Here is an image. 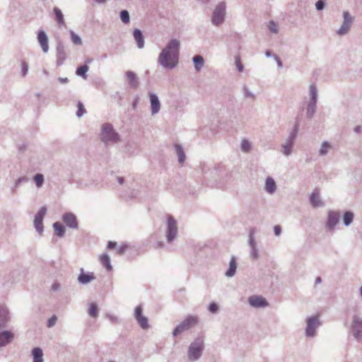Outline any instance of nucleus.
<instances>
[{"label": "nucleus", "mask_w": 362, "mask_h": 362, "mask_svg": "<svg viewBox=\"0 0 362 362\" xmlns=\"http://www.w3.org/2000/svg\"><path fill=\"white\" fill-rule=\"evenodd\" d=\"M57 320L56 315H52L47 321V326L50 328L55 325Z\"/></svg>", "instance_id": "nucleus-49"}, {"label": "nucleus", "mask_w": 362, "mask_h": 362, "mask_svg": "<svg viewBox=\"0 0 362 362\" xmlns=\"http://www.w3.org/2000/svg\"><path fill=\"white\" fill-rule=\"evenodd\" d=\"M21 76H25L28 72V64L23 61L21 62Z\"/></svg>", "instance_id": "nucleus-47"}, {"label": "nucleus", "mask_w": 362, "mask_h": 362, "mask_svg": "<svg viewBox=\"0 0 362 362\" xmlns=\"http://www.w3.org/2000/svg\"><path fill=\"white\" fill-rule=\"evenodd\" d=\"M226 5L224 2L219 3L214 8L212 17L211 23L216 26H218L224 22L226 16Z\"/></svg>", "instance_id": "nucleus-8"}, {"label": "nucleus", "mask_w": 362, "mask_h": 362, "mask_svg": "<svg viewBox=\"0 0 362 362\" xmlns=\"http://www.w3.org/2000/svg\"><path fill=\"white\" fill-rule=\"evenodd\" d=\"M119 17H120L121 21L124 24H127L129 23L130 17H129V11L127 10L121 11L120 13H119Z\"/></svg>", "instance_id": "nucleus-42"}, {"label": "nucleus", "mask_w": 362, "mask_h": 362, "mask_svg": "<svg viewBox=\"0 0 362 362\" xmlns=\"http://www.w3.org/2000/svg\"><path fill=\"white\" fill-rule=\"evenodd\" d=\"M127 245H123L117 248V253L119 255H122L123 253H124V252L127 250Z\"/></svg>", "instance_id": "nucleus-55"}, {"label": "nucleus", "mask_w": 362, "mask_h": 362, "mask_svg": "<svg viewBox=\"0 0 362 362\" xmlns=\"http://www.w3.org/2000/svg\"><path fill=\"white\" fill-rule=\"evenodd\" d=\"M299 123L296 122L293 129L289 132L288 137L284 140V143L281 145V153L285 156H289L293 153V147L295 144V141L298 136Z\"/></svg>", "instance_id": "nucleus-3"}, {"label": "nucleus", "mask_w": 362, "mask_h": 362, "mask_svg": "<svg viewBox=\"0 0 362 362\" xmlns=\"http://www.w3.org/2000/svg\"><path fill=\"white\" fill-rule=\"evenodd\" d=\"M204 349V339L201 337L195 339L189 345L187 357L190 361H198L203 353Z\"/></svg>", "instance_id": "nucleus-4"}, {"label": "nucleus", "mask_w": 362, "mask_h": 362, "mask_svg": "<svg viewBox=\"0 0 362 362\" xmlns=\"http://www.w3.org/2000/svg\"><path fill=\"white\" fill-rule=\"evenodd\" d=\"M78 110L76 112V115L78 117H82L86 113V109L83 105V103L80 101L78 102L77 104Z\"/></svg>", "instance_id": "nucleus-46"}, {"label": "nucleus", "mask_w": 362, "mask_h": 362, "mask_svg": "<svg viewBox=\"0 0 362 362\" xmlns=\"http://www.w3.org/2000/svg\"><path fill=\"white\" fill-rule=\"evenodd\" d=\"M14 339V334L11 331L0 332V347L6 346L12 342Z\"/></svg>", "instance_id": "nucleus-19"}, {"label": "nucleus", "mask_w": 362, "mask_h": 362, "mask_svg": "<svg viewBox=\"0 0 362 362\" xmlns=\"http://www.w3.org/2000/svg\"><path fill=\"white\" fill-rule=\"evenodd\" d=\"M125 76L129 85L133 88H136L139 85V80L136 74L132 71H127Z\"/></svg>", "instance_id": "nucleus-24"}, {"label": "nucleus", "mask_w": 362, "mask_h": 362, "mask_svg": "<svg viewBox=\"0 0 362 362\" xmlns=\"http://www.w3.org/2000/svg\"><path fill=\"white\" fill-rule=\"evenodd\" d=\"M47 213V208L45 206H42L36 214L34 219V226L37 230V232L40 234H42L43 232V223L42 220L44 216Z\"/></svg>", "instance_id": "nucleus-12"}, {"label": "nucleus", "mask_w": 362, "mask_h": 362, "mask_svg": "<svg viewBox=\"0 0 362 362\" xmlns=\"http://www.w3.org/2000/svg\"><path fill=\"white\" fill-rule=\"evenodd\" d=\"M265 55L267 57H273L274 54L270 51L267 50L265 52Z\"/></svg>", "instance_id": "nucleus-61"}, {"label": "nucleus", "mask_w": 362, "mask_h": 362, "mask_svg": "<svg viewBox=\"0 0 362 362\" xmlns=\"http://www.w3.org/2000/svg\"><path fill=\"white\" fill-rule=\"evenodd\" d=\"M58 81L61 83H67L69 81V80L67 77H59Z\"/></svg>", "instance_id": "nucleus-57"}, {"label": "nucleus", "mask_w": 362, "mask_h": 362, "mask_svg": "<svg viewBox=\"0 0 362 362\" xmlns=\"http://www.w3.org/2000/svg\"><path fill=\"white\" fill-rule=\"evenodd\" d=\"M118 182L119 184H121V185L123 184L124 183V178L122 177H118Z\"/></svg>", "instance_id": "nucleus-64"}, {"label": "nucleus", "mask_w": 362, "mask_h": 362, "mask_svg": "<svg viewBox=\"0 0 362 362\" xmlns=\"http://www.w3.org/2000/svg\"><path fill=\"white\" fill-rule=\"evenodd\" d=\"M242 151L247 153L251 150V144L247 139H243L240 144Z\"/></svg>", "instance_id": "nucleus-43"}, {"label": "nucleus", "mask_w": 362, "mask_h": 362, "mask_svg": "<svg viewBox=\"0 0 362 362\" xmlns=\"http://www.w3.org/2000/svg\"><path fill=\"white\" fill-rule=\"evenodd\" d=\"M264 190L272 194L276 191V185L274 180L271 177H267L265 180Z\"/></svg>", "instance_id": "nucleus-26"}, {"label": "nucleus", "mask_w": 362, "mask_h": 362, "mask_svg": "<svg viewBox=\"0 0 362 362\" xmlns=\"http://www.w3.org/2000/svg\"><path fill=\"white\" fill-rule=\"evenodd\" d=\"M361 131H362V127L361 126L358 125V126L355 127L354 132L356 133L359 134L361 132Z\"/></svg>", "instance_id": "nucleus-59"}, {"label": "nucleus", "mask_w": 362, "mask_h": 362, "mask_svg": "<svg viewBox=\"0 0 362 362\" xmlns=\"http://www.w3.org/2000/svg\"><path fill=\"white\" fill-rule=\"evenodd\" d=\"M164 246V244L163 243H160V242H158L156 243V247L158 248V247H163Z\"/></svg>", "instance_id": "nucleus-63"}, {"label": "nucleus", "mask_w": 362, "mask_h": 362, "mask_svg": "<svg viewBox=\"0 0 362 362\" xmlns=\"http://www.w3.org/2000/svg\"><path fill=\"white\" fill-rule=\"evenodd\" d=\"M33 180L36 186L37 187H41L44 182V175L42 174L37 173L34 176Z\"/></svg>", "instance_id": "nucleus-45"}, {"label": "nucleus", "mask_w": 362, "mask_h": 362, "mask_svg": "<svg viewBox=\"0 0 362 362\" xmlns=\"http://www.w3.org/2000/svg\"><path fill=\"white\" fill-rule=\"evenodd\" d=\"M330 148H331V146H330V144H329V142L323 141L321 145L320 151H319L320 155V156L327 155Z\"/></svg>", "instance_id": "nucleus-38"}, {"label": "nucleus", "mask_w": 362, "mask_h": 362, "mask_svg": "<svg viewBox=\"0 0 362 362\" xmlns=\"http://www.w3.org/2000/svg\"><path fill=\"white\" fill-rule=\"evenodd\" d=\"M53 11L55 14L56 21L57 22L58 25L59 27L65 26L66 23L62 11L59 8L54 7Z\"/></svg>", "instance_id": "nucleus-32"}, {"label": "nucleus", "mask_w": 362, "mask_h": 362, "mask_svg": "<svg viewBox=\"0 0 362 362\" xmlns=\"http://www.w3.org/2000/svg\"><path fill=\"white\" fill-rule=\"evenodd\" d=\"M88 70H89V66L86 64H84V65L80 66L79 67L77 68V69L76 71V74L78 76H81L86 79L87 78L86 73L88 72Z\"/></svg>", "instance_id": "nucleus-36"}, {"label": "nucleus", "mask_w": 362, "mask_h": 362, "mask_svg": "<svg viewBox=\"0 0 362 362\" xmlns=\"http://www.w3.org/2000/svg\"><path fill=\"white\" fill-rule=\"evenodd\" d=\"M28 180H29V179L26 176H23V177H21L18 178L16 180V182L14 183V186L12 189L13 192L15 193L16 188H18L22 183L28 182Z\"/></svg>", "instance_id": "nucleus-41"}, {"label": "nucleus", "mask_w": 362, "mask_h": 362, "mask_svg": "<svg viewBox=\"0 0 362 362\" xmlns=\"http://www.w3.org/2000/svg\"><path fill=\"white\" fill-rule=\"evenodd\" d=\"M317 110V102L308 101L306 107V117L312 119Z\"/></svg>", "instance_id": "nucleus-28"}, {"label": "nucleus", "mask_w": 362, "mask_h": 362, "mask_svg": "<svg viewBox=\"0 0 362 362\" xmlns=\"http://www.w3.org/2000/svg\"><path fill=\"white\" fill-rule=\"evenodd\" d=\"M237 269V262L235 256H232L229 262V267L226 272L225 275L227 277H233L236 272Z\"/></svg>", "instance_id": "nucleus-27"}, {"label": "nucleus", "mask_w": 362, "mask_h": 362, "mask_svg": "<svg viewBox=\"0 0 362 362\" xmlns=\"http://www.w3.org/2000/svg\"><path fill=\"white\" fill-rule=\"evenodd\" d=\"M134 317L143 329H147L149 328L148 318L142 315L141 305H138L135 308Z\"/></svg>", "instance_id": "nucleus-13"}, {"label": "nucleus", "mask_w": 362, "mask_h": 362, "mask_svg": "<svg viewBox=\"0 0 362 362\" xmlns=\"http://www.w3.org/2000/svg\"><path fill=\"white\" fill-rule=\"evenodd\" d=\"M194 64V69L197 71H199L204 65V60L202 56L195 55L192 58Z\"/></svg>", "instance_id": "nucleus-31"}, {"label": "nucleus", "mask_w": 362, "mask_h": 362, "mask_svg": "<svg viewBox=\"0 0 362 362\" xmlns=\"http://www.w3.org/2000/svg\"><path fill=\"white\" fill-rule=\"evenodd\" d=\"M71 35V39L72 42L76 45H82V40L81 37L76 34L73 30L70 31Z\"/></svg>", "instance_id": "nucleus-44"}, {"label": "nucleus", "mask_w": 362, "mask_h": 362, "mask_svg": "<svg viewBox=\"0 0 362 362\" xmlns=\"http://www.w3.org/2000/svg\"><path fill=\"white\" fill-rule=\"evenodd\" d=\"M133 36L136 42L138 48L143 49L144 47L145 42L142 32L139 29L135 28L133 31Z\"/></svg>", "instance_id": "nucleus-25"}, {"label": "nucleus", "mask_w": 362, "mask_h": 362, "mask_svg": "<svg viewBox=\"0 0 362 362\" xmlns=\"http://www.w3.org/2000/svg\"><path fill=\"white\" fill-rule=\"evenodd\" d=\"M321 282H322V279L320 276H317L315 279V284H320Z\"/></svg>", "instance_id": "nucleus-62"}, {"label": "nucleus", "mask_w": 362, "mask_h": 362, "mask_svg": "<svg viewBox=\"0 0 362 362\" xmlns=\"http://www.w3.org/2000/svg\"><path fill=\"white\" fill-rule=\"evenodd\" d=\"M249 304L254 308H264L268 306V303L264 298L260 296H252L248 298Z\"/></svg>", "instance_id": "nucleus-17"}, {"label": "nucleus", "mask_w": 362, "mask_h": 362, "mask_svg": "<svg viewBox=\"0 0 362 362\" xmlns=\"http://www.w3.org/2000/svg\"><path fill=\"white\" fill-rule=\"evenodd\" d=\"M101 264L107 269V270L110 271L112 269V266L110 264V258L106 255L103 254L100 257Z\"/></svg>", "instance_id": "nucleus-37"}, {"label": "nucleus", "mask_w": 362, "mask_h": 362, "mask_svg": "<svg viewBox=\"0 0 362 362\" xmlns=\"http://www.w3.org/2000/svg\"><path fill=\"white\" fill-rule=\"evenodd\" d=\"M59 288V284H54L52 286V291H57Z\"/></svg>", "instance_id": "nucleus-60"}, {"label": "nucleus", "mask_w": 362, "mask_h": 362, "mask_svg": "<svg viewBox=\"0 0 362 362\" xmlns=\"http://www.w3.org/2000/svg\"><path fill=\"white\" fill-rule=\"evenodd\" d=\"M273 57L274 60L276 62L278 67L281 68L283 66V63L281 60L279 59V57L277 55H273Z\"/></svg>", "instance_id": "nucleus-56"}, {"label": "nucleus", "mask_w": 362, "mask_h": 362, "mask_svg": "<svg viewBox=\"0 0 362 362\" xmlns=\"http://www.w3.org/2000/svg\"><path fill=\"white\" fill-rule=\"evenodd\" d=\"M198 322L197 316L188 315L182 322H181L173 331V335L176 337L179 334L195 326Z\"/></svg>", "instance_id": "nucleus-5"}, {"label": "nucleus", "mask_w": 362, "mask_h": 362, "mask_svg": "<svg viewBox=\"0 0 362 362\" xmlns=\"http://www.w3.org/2000/svg\"><path fill=\"white\" fill-rule=\"evenodd\" d=\"M321 325L317 315L309 317L306 320L305 335L308 337H314L316 335L317 329Z\"/></svg>", "instance_id": "nucleus-9"}, {"label": "nucleus", "mask_w": 362, "mask_h": 362, "mask_svg": "<svg viewBox=\"0 0 362 362\" xmlns=\"http://www.w3.org/2000/svg\"><path fill=\"white\" fill-rule=\"evenodd\" d=\"M174 147H175L176 153H177V157H178V162L180 164L184 163V162L185 161V159H186V156H185V153L184 150L182 148V146L180 144H175L174 145Z\"/></svg>", "instance_id": "nucleus-29"}, {"label": "nucleus", "mask_w": 362, "mask_h": 362, "mask_svg": "<svg viewBox=\"0 0 362 362\" xmlns=\"http://www.w3.org/2000/svg\"><path fill=\"white\" fill-rule=\"evenodd\" d=\"M32 356L33 358V362H44L43 352L40 348H34L32 351Z\"/></svg>", "instance_id": "nucleus-30"}, {"label": "nucleus", "mask_w": 362, "mask_h": 362, "mask_svg": "<svg viewBox=\"0 0 362 362\" xmlns=\"http://www.w3.org/2000/svg\"><path fill=\"white\" fill-rule=\"evenodd\" d=\"M106 317L110 320L112 322H117L118 321V317L115 315H111V314H107L106 315Z\"/></svg>", "instance_id": "nucleus-54"}, {"label": "nucleus", "mask_w": 362, "mask_h": 362, "mask_svg": "<svg viewBox=\"0 0 362 362\" xmlns=\"http://www.w3.org/2000/svg\"><path fill=\"white\" fill-rule=\"evenodd\" d=\"M37 40L44 53L49 50L48 37L44 30L39 31L37 34Z\"/></svg>", "instance_id": "nucleus-21"}, {"label": "nucleus", "mask_w": 362, "mask_h": 362, "mask_svg": "<svg viewBox=\"0 0 362 362\" xmlns=\"http://www.w3.org/2000/svg\"><path fill=\"white\" fill-rule=\"evenodd\" d=\"M95 277L93 273H85L83 268L81 269V273L78 276V281L81 284H87L94 280Z\"/></svg>", "instance_id": "nucleus-23"}, {"label": "nucleus", "mask_w": 362, "mask_h": 362, "mask_svg": "<svg viewBox=\"0 0 362 362\" xmlns=\"http://www.w3.org/2000/svg\"><path fill=\"white\" fill-rule=\"evenodd\" d=\"M208 309L211 313H216L218 311V308L216 303H211L209 304Z\"/></svg>", "instance_id": "nucleus-51"}, {"label": "nucleus", "mask_w": 362, "mask_h": 362, "mask_svg": "<svg viewBox=\"0 0 362 362\" xmlns=\"http://www.w3.org/2000/svg\"><path fill=\"white\" fill-rule=\"evenodd\" d=\"M148 96L150 99L151 115H156L160 110V102L157 95L154 93H149Z\"/></svg>", "instance_id": "nucleus-16"}, {"label": "nucleus", "mask_w": 362, "mask_h": 362, "mask_svg": "<svg viewBox=\"0 0 362 362\" xmlns=\"http://www.w3.org/2000/svg\"><path fill=\"white\" fill-rule=\"evenodd\" d=\"M340 214L338 211H329L327 215L326 228L329 230H333L335 226L339 223Z\"/></svg>", "instance_id": "nucleus-14"}, {"label": "nucleus", "mask_w": 362, "mask_h": 362, "mask_svg": "<svg viewBox=\"0 0 362 362\" xmlns=\"http://www.w3.org/2000/svg\"><path fill=\"white\" fill-rule=\"evenodd\" d=\"M344 21L341 25L339 29L337 31L339 35H344L348 33L353 23V17L351 16L349 11L343 12Z\"/></svg>", "instance_id": "nucleus-11"}, {"label": "nucleus", "mask_w": 362, "mask_h": 362, "mask_svg": "<svg viewBox=\"0 0 362 362\" xmlns=\"http://www.w3.org/2000/svg\"><path fill=\"white\" fill-rule=\"evenodd\" d=\"M88 314L92 317H98V306L95 303H91L88 309Z\"/></svg>", "instance_id": "nucleus-39"}, {"label": "nucleus", "mask_w": 362, "mask_h": 362, "mask_svg": "<svg viewBox=\"0 0 362 362\" xmlns=\"http://www.w3.org/2000/svg\"><path fill=\"white\" fill-rule=\"evenodd\" d=\"M178 233L177 223L173 216H168L165 230V238L168 243H171L177 237Z\"/></svg>", "instance_id": "nucleus-6"}, {"label": "nucleus", "mask_w": 362, "mask_h": 362, "mask_svg": "<svg viewBox=\"0 0 362 362\" xmlns=\"http://www.w3.org/2000/svg\"><path fill=\"white\" fill-rule=\"evenodd\" d=\"M53 228L58 237L62 238L65 234V227L60 222H55L53 224Z\"/></svg>", "instance_id": "nucleus-33"}, {"label": "nucleus", "mask_w": 362, "mask_h": 362, "mask_svg": "<svg viewBox=\"0 0 362 362\" xmlns=\"http://www.w3.org/2000/svg\"><path fill=\"white\" fill-rule=\"evenodd\" d=\"M268 28L273 33H277L279 31L278 25L273 21H271L269 22V23L268 25Z\"/></svg>", "instance_id": "nucleus-48"}, {"label": "nucleus", "mask_w": 362, "mask_h": 362, "mask_svg": "<svg viewBox=\"0 0 362 362\" xmlns=\"http://www.w3.org/2000/svg\"><path fill=\"white\" fill-rule=\"evenodd\" d=\"M235 62L238 70L240 72H242L243 71L244 67L241 62L240 58L239 57H236Z\"/></svg>", "instance_id": "nucleus-50"}, {"label": "nucleus", "mask_w": 362, "mask_h": 362, "mask_svg": "<svg viewBox=\"0 0 362 362\" xmlns=\"http://www.w3.org/2000/svg\"><path fill=\"white\" fill-rule=\"evenodd\" d=\"M255 230L252 228L249 232L248 245L250 247V255L252 259H257L259 257V250L255 238Z\"/></svg>", "instance_id": "nucleus-10"}, {"label": "nucleus", "mask_w": 362, "mask_h": 362, "mask_svg": "<svg viewBox=\"0 0 362 362\" xmlns=\"http://www.w3.org/2000/svg\"><path fill=\"white\" fill-rule=\"evenodd\" d=\"M325 2L322 0H318L315 4L316 9L321 11L325 8Z\"/></svg>", "instance_id": "nucleus-52"}, {"label": "nucleus", "mask_w": 362, "mask_h": 362, "mask_svg": "<svg viewBox=\"0 0 362 362\" xmlns=\"http://www.w3.org/2000/svg\"><path fill=\"white\" fill-rule=\"evenodd\" d=\"M66 58L64 45L62 42H58L57 46V65L62 66Z\"/></svg>", "instance_id": "nucleus-18"}, {"label": "nucleus", "mask_w": 362, "mask_h": 362, "mask_svg": "<svg viewBox=\"0 0 362 362\" xmlns=\"http://www.w3.org/2000/svg\"><path fill=\"white\" fill-rule=\"evenodd\" d=\"M10 320L9 312L6 306L0 305V329L5 328Z\"/></svg>", "instance_id": "nucleus-20"}, {"label": "nucleus", "mask_w": 362, "mask_h": 362, "mask_svg": "<svg viewBox=\"0 0 362 362\" xmlns=\"http://www.w3.org/2000/svg\"><path fill=\"white\" fill-rule=\"evenodd\" d=\"M351 332L356 340L362 342V317L355 314L352 316Z\"/></svg>", "instance_id": "nucleus-7"}, {"label": "nucleus", "mask_w": 362, "mask_h": 362, "mask_svg": "<svg viewBox=\"0 0 362 362\" xmlns=\"http://www.w3.org/2000/svg\"><path fill=\"white\" fill-rule=\"evenodd\" d=\"M310 203L314 208L324 206L323 202L320 199V192L317 189L312 192L309 198Z\"/></svg>", "instance_id": "nucleus-22"}, {"label": "nucleus", "mask_w": 362, "mask_h": 362, "mask_svg": "<svg viewBox=\"0 0 362 362\" xmlns=\"http://www.w3.org/2000/svg\"><path fill=\"white\" fill-rule=\"evenodd\" d=\"M354 216V215L353 212L350 211H346L343 216V223L344 226H349L353 222Z\"/></svg>", "instance_id": "nucleus-35"}, {"label": "nucleus", "mask_w": 362, "mask_h": 362, "mask_svg": "<svg viewBox=\"0 0 362 362\" xmlns=\"http://www.w3.org/2000/svg\"><path fill=\"white\" fill-rule=\"evenodd\" d=\"M309 93L310 98L309 101L317 102V89L315 85L310 84L309 86Z\"/></svg>", "instance_id": "nucleus-34"}, {"label": "nucleus", "mask_w": 362, "mask_h": 362, "mask_svg": "<svg viewBox=\"0 0 362 362\" xmlns=\"http://www.w3.org/2000/svg\"><path fill=\"white\" fill-rule=\"evenodd\" d=\"M116 245H117V243L112 242V241H109L107 246H108V248L112 249V248L115 247Z\"/></svg>", "instance_id": "nucleus-58"}, {"label": "nucleus", "mask_w": 362, "mask_h": 362, "mask_svg": "<svg viewBox=\"0 0 362 362\" xmlns=\"http://www.w3.org/2000/svg\"><path fill=\"white\" fill-rule=\"evenodd\" d=\"M242 90L244 98L255 100V95L246 86H243Z\"/></svg>", "instance_id": "nucleus-40"}, {"label": "nucleus", "mask_w": 362, "mask_h": 362, "mask_svg": "<svg viewBox=\"0 0 362 362\" xmlns=\"http://www.w3.org/2000/svg\"><path fill=\"white\" fill-rule=\"evenodd\" d=\"M62 221L69 228L78 229V228L76 216L73 213H65L62 216Z\"/></svg>", "instance_id": "nucleus-15"}, {"label": "nucleus", "mask_w": 362, "mask_h": 362, "mask_svg": "<svg viewBox=\"0 0 362 362\" xmlns=\"http://www.w3.org/2000/svg\"><path fill=\"white\" fill-rule=\"evenodd\" d=\"M180 47V42L178 40H170L159 54L158 63L165 69L176 67L179 62Z\"/></svg>", "instance_id": "nucleus-1"}, {"label": "nucleus", "mask_w": 362, "mask_h": 362, "mask_svg": "<svg viewBox=\"0 0 362 362\" xmlns=\"http://www.w3.org/2000/svg\"><path fill=\"white\" fill-rule=\"evenodd\" d=\"M274 232L276 236H279L281 233V227L279 225H276L274 227Z\"/></svg>", "instance_id": "nucleus-53"}, {"label": "nucleus", "mask_w": 362, "mask_h": 362, "mask_svg": "<svg viewBox=\"0 0 362 362\" xmlns=\"http://www.w3.org/2000/svg\"><path fill=\"white\" fill-rule=\"evenodd\" d=\"M99 136L100 141L105 146L110 144H115L120 141L119 134L110 123H104L102 124Z\"/></svg>", "instance_id": "nucleus-2"}]
</instances>
